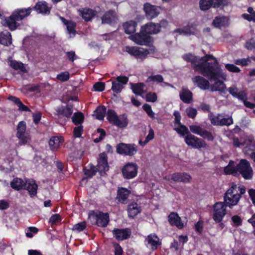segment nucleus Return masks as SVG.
Here are the masks:
<instances>
[{"instance_id": "nucleus-14", "label": "nucleus", "mask_w": 255, "mask_h": 255, "mask_svg": "<svg viewBox=\"0 0 255 255\" xmlns=\"http://www.w3.org/2000/svg\"><path fill=\"white\" fill-rule=\"evenodd\" d=\"M189 128L192 133L199 135L204 140L206 139L208 141H213L215 139L211 131L206 130L199 126L191 125L189 126Z\"/></svg>"}, {"instance_id": "nucleus-9", "label": "nucleus", "mask_w": 255, "mask_h": 255, "mask_svg": "<svg viewBox=\"0 0 255 255\" xmlns=\"http://www.w3.org/2000/svg\"><path fill=\"white\" fill-rule=\"evenodd\" d=\"M138 166L134 162L126 163L122 169L123 177L125 179H131L135 178L137 175Z\"/></svg>"}, {"instance_id": "nucleus-11", "label": "nucleus", "mask_w": 255, "mask_h": 255, "mask_svg": "<svg viewBox=\"0 0 255 255\" xmlns=\"http://www.w3.org/2000/svg\"><path fill=\"white\" fill-rule=\"evenodd\" d=\"M184 141L186 144L194 148L199 149L206 148L208 144L203 138H199L194 135L190 134L188 136H185Z\"/></svg>"}, {"instance_id": "nucleus-6", "label": "nucleus", "mask_w": 255, "mask_h": 255, "mask_svg": "<svg viewBox=\"0 0 255 255\" xmlns=\"http://www.w3.org/2000/svg\"><path fill=\"white\" fill-rule=\"evenodd\" d=\"M55 111L56 113L54 115L57 117L58 122L64 124L73 114V106L70 105L61 106L57 107Z\"/></svg>"}, {"instance_id": "nucleus-24", "label": "nucleus", "mask_w": 255, "mask_h": 255, "mask_svg": "<svg viewBox=\"0 0 255 255\" xmlns=\"http://www.w3.org/2000/svg\"><path fill=\"white\" fill-rule=\"evenodd\" d=\"M127 211L129 218L133 219L141 211V207L137 203L132 202L128 206Z\"/></svg>"}, {"instance_id": "nucleus-53", "label": "nucleus", "mask_w": 255, "mask_h": 255, "mask_svg": "<svg viewBox=\"0 0 255 255\" xmlns=\"http://www.w3.org/2000/svg\"><path fill=\"white\" fill-rule=\"evenodd\" d=\"M26 131V124L24 121H21L19 122L17 128V132L16 134V135L20 136L21 134H25Z\"/></svg>"}, {"instance_id": "nucleus-63", "label": "nucleus", "mask_w": 255, "mask_h": 255, "mask_svg": "<svg viewBox=\"0 0 255 255\" xmlns=\"http://www.w3.org/2000/svg\"><path fill=\"white\" fill-rule=\"evenodd\" d=\"M113 246L115 250V255H123V250L122 247L119 243L114 242L113 243Z\"/></svg>"}, {"instance_id": "nucleus-43", "label": "nucleus", "mask_w": 255, "mask_h": 255, "mask_svg": "<svg viewBox=\"0 0 255 255\" xmlns=\"http://www.w3.org/2000/svg\"><path fill=\"white\" fill-rule=\"evenodd\" d=\"M96 119L99 120H103L106 113V108L105 106H98L94 111Z\"/></svg>"}, {"instance_id": "nucleus-49", "label": "nucleus", "mask_w": 255, "mask_h": 255, "mask_svg": "<svg viewBox=\"0 0 255 255\" xmlns=\"http://www.w3.org/2000/svg\"><path fill=\"white\" fill-rule=\"evenodd\" d=\"M226 20V17L222 16H216L212 22V24L215 27L220 28L224 25Z\"/></svg>"}, {"instance_id": "nucleus-55", "label": "nucleus", "mask_w": 255, "mask_h": 255, "mask_svg": "<svg viewBox=\"0 0 255 255\" xmlns=\"http://www.w3.org/2000/svg\"><path fill=\"white\" fill-rule=\"evenodd\" d=\"M213 0V7L218 8L219 7H223L227 6L229 0Z\"/></svg>"}, {"instance_id": "nucleus-34", "label": "nucleus", "mask_w": 255, "mask_h": 255, "mask_svg": "<svg viewBox=\"0 0 255 255\" xmlns=\"http://www.w3.org/2000/svg\"><path fill=\"white\" fill-rule=\"evenodd\" d=\"M60 19L61 20L63 24L66 25L68 33L70 34H75L76 30L75 27L76 26V23L72 20L66 19L64 17L60 16Z\"/></svg>"}, {"instance_id": "nucleus-33", "label": "nucleus", "mask_w": 255, "mask_h": 255, "mask_svg": "<svg viewBox=\"0 0 255 255\" xmlns=\"http://www.w3.org/2000/svg\"><path fill=\"white\" fill-rule=\"evenodd\" d=\"M179 96L180 99L185 103L189 104L192 101L193 94L188 89H182Z\"/></svg>"}, {"instance_id": "nucleus-50", "label": "nucleus", "mask_w": 255, "mask_h": 255, "mask_svg": "<svg viewBox=\"0 0 255 255\" xmlns=\"http://www.w3.org/2000/svg\"><path fill=\"white\" fill-rule=\"evenodd\" d=\"M233 124V119L232 117L225 118L224 117H222L220 122L216 124L219 125V126H229Z\"/></svg>"}, {"instance_id": "nucleus-57", "label": "nucleus", "mask_w": 255, "mask_h": 255, "mask_svg": "<svg viewBox=\"0 0 255 255\" xmlns=\"http://www.w3.org/2000/svg\"><path fill=\"white\" fill-rule=\"evenodd\" d=\"M157 100V95L154 92H149L145 95V100L147 102L154 103Z\"/></svg>"}, {"instance_id": "nucleus-29", "label": "nucleus", "mask_w": 255, "mask_h": 255, "mask_svg": "<svg viewBox=\"0 0 255 255\" xmlns=\"http://www.w3.org/2000/svg\"><path fill=\"white\" fill-rule=\"evenodd\" d=\"M33 9L38 13L48 15L50 13L51 7L48 6L47 3L45 1H38L35 4Z\"/></svg>"}, {"instance_id": "nucleus-23", "label": "nucleus", "mask_w": 255, "mask_h": 255, "mask_svg": "<svg viewBox=\"0 0 255 255\" xmlns=\"http://www.w3.org/2000/svg\"><path fill=\"white\" fill-rule=\"evenodd\" d=\"M81 15L85 21H89L97 14V11L90 8H84L79 10Z\"/></svg>"}, {"instance_id": "nucleus-59", "label": "nucleus", "mask_w": 255, "mask_h": 255, "mask_svg": "<svg viewBox=\"0 0 255 255\" xmlns=\"http://www.w3.org/2000/svg\"><path fill=\"white\" fill-rule=\"evenodd\" d=\"M62 218L59 214H55L51 216L49 223H50L51 225H56L57 223L60 222Z\"/></svg>"}, {"instance_id": "nucleus-47", "label": "nucleus", "mask_w": 255, "mask_h": 255, "mask_svg": "<svg viewBox=\"0 0 255 255\" xmlns=\"http://www.w3.org/2000/svg\"><path fill=\"white\" fill-rule=\"evenodd\" d=\"M154 138V132L152 128H150L148 135L146 136L144 141H142L141 140H139L138 141L139 144L143 147L145 146L149 141L152 140Z\"/></svg>"}, {"instance_id": "nucleus-3", "label": "nucleus", "mask_w": 255, "mask_h": 255, "mask_svg": "<svg viewBox=\"0 0 255 255\" xmlns=\"http://www.w3.org/2000/svg\"><path fill=\"white\" fill-rule=\"evenodd\" d=\"M107 119L110 124L122 128L127 127L128 123L127 115L126 114L118 116L116 112L112 109L108 110Z\"/></svg>"}, {"instance_id": "nucleus-48", "label": "nucleus", "mask_w": 255, "mask_h": 255, "mask_svg": "<svg viewBox=\"0 0 255 255\" xmlns=\"http://www.w3.org/2000/svg\"><path fill=\"white\" fill-rule=\"evenodd\" d=\"M183 59L187 62H191L192 64L198 62V57L191 53L185 54L182 56Z\"/></svg>"}, {"instance_id": "nucleus-39", "label": "nucleus", "mask_w": 255, "mask_h": 255, "mask_svg": "<svg viewBox=\"0 0 255 255\" xmlns=\"http://www.w3.org/2000/svg\"><path fill=\"white\" fill-rule=\"evenodd\" d=\"M236 98L242 100L244 102V105L248 108L253 109L255 108V104L249 102L247 100L246 95L244 92L238 93Z\"/></svg>"}, {"instance_id": "nucleus-8", "label": "nucleus", "mask_w": 255, "mask_h": 255, "mask_svg": "<svg viewBox=\"0 0 255 255\" xmlns=\"http://www.w3.org/2000/svg\"><path fill=\"white\" fill-rule=\"evenodd\" d=\"M117 152L120 154L132 156L137 151V147L135 144L121 142L116 146Z\"/></svg>"}, {"instance_id": "nucleus-45", "label": "nucleus", "mask_w": 255, "mask_h": 255, "mask_svg": "<svg viewBox=\"0 0 255 255\" xmlns=\"http://www.w3.org/2000/svg\"><path fill=\"white\" fill-rule=\"evenodd\" d=\"M196 24L194 23H189L183 27V34L185 35H194V30L195 29Z\"/></svg>"}, {"instance_id": "nucleus-37", "label": "nucleus", "mask_w": 255, "mask_h": 255, "mask_svg": "<svg viewBox=\"0 0 255 255\" xmlns=\"http://www.w3.org/2000/svg\"><path fill=\"white\" fill-rule=\"evenodd\" d=\"M8 99L14 103L18 106L19 110L25 112L30 111V109L26 106L24 105L18 98L10 96L8 97Z\"/></svg>"}, {"instance_id": "nucleus-21", "label": "nucleus", "mask_w": 255, "mask_h": 255, "mask_svg": "<svg viewBox=\"0 0 255 255\" xmlns=\"http://www.w3.org/2000/svg\"><path fill=\"white\" fill-rule=\"evenodd\" d=\"M194 84L200 89L206 90L210 88L209 81L202 76H195L192 78Z\"/></svg>"}, {"instance_id": "nucleus-25", "label": "nucleus", "mask_w": 255, "mask_h": 255, "mask_svg": "<svg viewBox=\"0 0 255 255\" xmlns=\"http://www.w3.org/2000/svg\"><path fill=\"white\" fill-rule=\"evenodd\" d=\"M26 185L23 187V189H26L28 191L30 196L33 198L36 196L37 193L38 185L36 183L35 180H29L28 181H26Z\"/></svg>"}, {"instance_id": "nucleus-10", "label": "nucleus", "mask_w": 255, "mask_h": 255, "mask_svg": "<svg viewBox=\"0 0 255 255\" xmlns=\"http://www.w3.org/2000/svg\"><path fill=\"white\" fill-rule=\"evenodd\" d=\"M227 207L228 206L222 202H217L214 205L213 219L216 223H220L223 221L227 214Z\"/></svg>"}, {"instance_id": "nucleus-36", "label": "nucleus", "mask_w": 255, "mask_h": 255, "mask_svg": "<svg viewBox=\"0 0 255 255\" xmlns=\"http://www.w3.org/2000/svg\"><path fill=\"white\" fill-rule=\"evenodd\" d=\"M148 244L151 246L152 250H155L158 247L161 245V243L159 242V239L156 235H148L146 239Z\"/></svg>"}, {"instance_id": "nucleus-26", "label": "nucleus", "mask_w": 255, "mask_h": 255, "mask_svg": "<svg viewBox=\"0 0 255 255\" xmlns=\"http://www.w3.org/2000/svg\"><path fill=\"white\" fill-rule=\"evenodd\" d=\"M168 221L172 226H176L179 229H182L184 227L180 217L176 213L172 212L169 215Z\"/></svg>"}, {"instance_id": "nucleus-46", "label": "nucleus", "mask_w": 255, "mask_h": 255, "mask_svg": "<svg viewBox=\"0 0 255 255\" xmlns=\"http://www.w3.org/2000/svg\"><path fill=\"white\" fill-rule=\"evenodd\" d=\"M224 117L223 114H218L217 116H215L213 113L210 112L208 115V118L210 121L211 124L213 126H219V125L216 124L219 123L222 117Z\"/></svg>"}, {"instance_id": "nucleus-13", "label": "nucleus", "mask_w": 255, "mask_h": 255, "mask_svg": "<svg viewBox=\"0 0 255 255\" xmlns=\"http://www.w3.org/2000/svg\"><path fill=\"white\" fill-rule=\"evenodd\" d=\"M168 22L166 20H162L160 23H155L152 22H148L141 26L145 33L148 35L155 34L159 33L161 30V26H166Z\"/></svg>"}, {"instance_id": "nucleus-16", "label": "nucleus", "mask_w": 255, "mask_h": 255, "mask_svg": "<svg viewBox=\"0 0 255 255\" xmlns=\"http://www.w3.org/2000/svg\"><path fill=\"white\" fill-rule=\"evenodd\" d=\"M171 180L175 182L187 184L191 182L192 177L187 172H176L171 175Z\"/></svg>"}, {"instance_id": "nucleus-17", "label": "nucleus", "mask_w": 255, "mask_h": 255, "mask_svg": "<svg viewBox=\"0 0 255 255\" xmlns=\"http://www.w3.org/2000/svg\"><path fill=\"white\" fill-rule=\"evenodd\" d=\"M118 17L116 11L114 10L110 9L105 12L101 17L102 24H107L112 25L117 22Z\"/></svg>"}, {"instance_id": "nucleus-40", "label": "nucleus", "mask_w": 255, "mask_h": 255, "mask_svg": "<svg viewBox=\"0 0 255 255\" xmlns=\"http://www.w3.org/2000/svg\"><path fill=\"white\" fill-rule=\"evenodd\" d=\"M9 65L12 68L15 70H19L22 72H26V68L21 62L17 61L15 60H11L9 61Z\"/></svg>"}, {"instance_id": "nucleus-60", "label": "nucleus", "mask_w": 255, "mask_h": 255, "mask_svg": "<svg viewBox=\"0 0 255 255\" xmlns=\"http://www.w3.org/2000/svg\"><path fill=\"white\" fill-rule=\"evenodd\" d=\"M83 132V126L79 125L73 129V135L75 137H80Z\"/></svg>"}, {"instance_id": "nucleus-54", "label": "nucleus", "mask_w": 255, "mask_h": 255, "mask_svg": "<svg viewBox=\"0 0 255 255\" xmlns=\"http://www.w3.org/2000/svg\"><path fill=\"white\" fill-rule=\"evenodd\" d=\"M164 79L162 75L158 74L154 76H149L146 80V83H149L151 82H156L157 83H162Z\"/></svg>"}, {"instance_id": "nucleus-15", "label": "nucleus", "mask_w": 255, "mask_h": 255, "mask_svg": "<svg viewBox=\"0 0 255 255\" xmlns=\"http://www.w3.org/2000/svg\"><path fill=\"white\" fill-rule=\"evenodd\" d=\"M143 9L146 18L148 20L156 18L160 13V7L152 5L149 2L144 4Z\"/></svg>"}, {"instance_id": "nucleus-20", "label": "nucleus", "mask_w": 255, "mask_h": 255, "mask_svg": "<svg viewBox=\"0 0 255 255\" xmlns=\"http://www.w3.org/2000/svg\"><path fill=\"white\" fill-rule=\"evenodd\" d=\"M173 115L175 117V123L179 125L180 127V128L176 129L177 132L184 137L185 136H188L190 134H191L185 126L181 125L180 122L181 116L180 113L178 111H175L173 113Z\"/></svg>"}, {"instance_id": "nucleus-2", "label": "nucleus", "mask_w": 255, "mask_h": 255, "mask_svg": "<svg viewBox=\"0 0 255 255\" xmlns=\"http://www.w3.org/2000/svg\"><path fill=\"white\" fill-rule=\"evenodd\" d=\"M32 8H18L12 12L8 17H5L1 21V24L5 27H7L11 31L15 30L19 26L17 21L23 19L30 15Z\"/></svg>"}, {"instance_id": "nucleus-41", "label": "nucleus", "mask_w": 255, "mask_h": 255, "mask_svg": "<svg viewBox=\"0 0 255 255\" xmlns=\"http://www.w3.org/2000/svg\"><path fill=\"white\" fill-rule=\"evenodd\" d=\"M0 43L6 45L11 44L12 38L10 33L6 32V34H5L1 32L0 34Z\"/></svg>"}, {"instance_id": "nucleus-27", "label": "nucleus", "mask_w": 255, "mask_h": 255, "mask_svg": "<svg viewBox=\"0 0 255 255\" xmlns=\"http://www.w3.org/2000/svg\"><path fill=\"white\" fill-rule=\"evenodd\" d=\"M130 194V191L124 187L119 188L117 191V199L122 203H125Z\"/></svg>"}, {"instance_id": "nucleus-4", "label": "nucleus", "mask_w": 255, "mask_h": 255, "mask_svg": "<svg viewBox=\"0 0 255 255\" xmlns=\"http://www.w3.org/2000/svg\"><path fill=\"white\" fill-rule=\"evenodd\" d=\"M237 189V185L233 183L224 194V203L230 208L237 205L240 200V196L238 195V190Z\"/></svg>"}, {"instance_id": "nucleus-56", "label": "nucleus", "mask_w": 255, "mask_h": 255, "mask_svg": "<svg viewBox=\"0 0 255 255\" xmlns=\"http://www.w3.org/2000/svg\"><path fill=\"white\" fill-rule=\"evenodd\" d=\"M143 110L146 113L147 115L151 119H155V114L151 109V107L148 104H144L142 106Z\"/></svg>"}, {"instance_id": "nucleus-42", "label": "nucleus", "mask_w": 255, "mask_h": 255, "mask_svg": "<svg viewBox=\"0 0 255 255\" xmlns=\"http://www.w3.org/2000/svg\"><path fill=\"white\" fill-rule=\"evenodd\" d=\"M84 121V116L81 112L75 113L72 117V121L76 126L81 125Z\"/></svg>"}, {"instance_id": "nucleus-1", "label": "nucleus", "mask_w": 255, "mask_h": 255, "mask_svg": "<svg viewBox=\"0 0 255 255\" xmlns=\"http://www.w3.org/2000/svg\"><path fill=\"white\" fill-rule=\"evenodd\" d=\"M198 62L201 63L193 65V70L210 81L223 77L222 69L218 60L213 55L206 54L203 57H198Z\"/></svg>"}, {"instance_id": "nucleus-58", "label": "nucleus", "mask_w": 255, "mask_h": 255, "mask_svg": "<svg viewBox=\"0 0 255 255\" xmlns=\"http://www.w3.org/2000/svg\"><path fill=\"white\" fill-rule=\"evenodd\" d=\"M86 228V223L85 222H81L75 224L72 229L73 231H77L78 232L83 231Z\"/></svg>"}, {"instance_id": "nucleus-44", "label": "nucleus", "mask_w": 255, "mask_h": 255, "mask_svg": "<svg viewBox=\"0 0 255 255\" xmlns=\"http://www.w3.org/2000/svg\"><path fill=\"white\" fill-rule=\"evenodd\" d=\"M199 6L201 10L205 11L209 9L211 7H213V0H200Z\"/></svg>"}, {"instance_id": "nucleus-62", "label": "nucleus", "mask_w": 255, "mask_h": 255, "mask_svg": "<svg viewBox=\"0 0 255 255\" xmlns=\"http://www.w3.org/2000/svg\"><path fill=\"white\" fill-rule=\"evenodd\" d=\"M225 68L229 71L233 73H239L241 71L239 67L233 64H226L225 65Z\"/></svg>"}, {"instance_id": "nucleus-7", "label": "nucleus", "mask_w": 255, "mask_h": 255, "mask_svg": "<svg viewBox=\"0 0 255 255\" xmlns=\"http://www.w3.org/2000/svg\"><path fill=\"white\" fill-rule=\"evenodd\" d=\"M237 172H239L245 179L250 180L253 178V169L250 162L246 159H241L237 164Z\"/></svg>"}, {"instance_id": "nucleus-32", "label": "nucleus", "mask_w": 255, "mask_h": 255, "mask_svg": "<svg viewBox=\"0 0 255 255\" xmlns=\"http://www.w3.org/2000/svg\"><path fill=\"white\" fill-rule=\"evenodd\" d=\"M130 85L132 92L136 95H141L146 92L144 90L145 85L143 83L139 82L134 84L131 83Z\"/></svg>"}, {"instance_id": "nucleus-22", "label": "nucleus", "mask_w": 255, "mask_h": 255, "mask_svg": "<svg viewBox=\"0 0 255 255\" xmlns=\"http://www.w3.org/2000/svg\"><path fill=\"white\" fill-rule=\"evenodd\" d=\"M96 217V224L100 227H106L110 222L109 214L100 212L97 214Z\"/></svg>"}, {"instance_id": "nucleus-51", "label": "nucleus", "mask_w": 255, "mask_h": 255, "mask_svg": "<svg viewBox=\"0 0 255 255\" xmlns=\"http://www.w3.org/2000/svg\"><path fill=\"white\" fill-rule=\"evenodd\" d=\"M124 86L121 83H118L116 81L112 82V90L116 94H119L121 92L124 88Z\"/></svg>"}, {"instance_id": "nucleus-35", "label": "nucleus", "mask_w": 255, "mask_h": 255, "mask_svg": "<svg viewBox=\"0 0 255 255\" xmlns=\"http://www.w3.org/2000/svg\"><path fill=\"white\" fill-rule=\"evenodd\" d=\"M26 185L25 182L21 178H14L10 182V186L13 189L19 191Z\"/></svg>"}, {"instance_id": "nucleus-30", "label": "nucleus", "mask_w": 255, "mask_h": 255, "mask_svg": "<svg viewBox=\"0 0 255 255\" xmlns=\"http://www.w3.org/2000/svg\"><path fill=\"white\" fill-rule=\"evenodd\" d=\"M137 25V23L135 21L129 20L124 22L123 24V27L126 34H131L135 32Z\"/></svg>"}, {"instance_id": "nucleus-31", "label": "nucleus", "mask_w": 255, "mask_h": 255, "mask_svg": "<svg viewBox=\"0 0 255 255\" xmlns=\"http://www.w3.org/2000/svg\"><path fill=\"white\" fill-rule=\"evenodd\" d=\"M220 78L216 80H212L211 81H214V83L211 87V91L212 92L219 91L224 92L226 89L225 84L222 81L219 80Z\"/></svg>"}, {"instance_id": "nucleus-38", "label": "nucleus", "mask_w": 255, "mask_h": 255, "mask_svg": "<svg viewBox=\"0 0 255 255\" xmlns=\"http://www.w3.org/2000/svg\"><path fill=\"white\" fill-rule=\"evenodd\" d=\"M224 171L226 175H234L237 173V165L235 166V162L230 160L227 166L224 167Z\"/></svg>"}, {"instance_id": "nucleus-52", "label": "nucleus", "mask_w": 255, "mask_h": 255, "mask_svg": "<svg viewBox=\"0 0 255 255\" xmlns=\"http://www.w3.org/2000/svg\"><path fill=\"white\" fill-rule=\"evenodd\" d=\"M255 151V143H250L248 144L244 148V152L245 154L250 156L254 153Z\"/></svg>"}, {"instance_id": "nucleus-18", "label": "nucleus", "mask_w": 255, "mask_h": 255, "mask_svg": "<svg viewBox=\"0 0 255 255\" xmlns=\"http://www.w3.org/2000/svg\"><path fill=\"white\" fill-rule=\"evenodd\" d=\"M113 237L118 241H124L130 238L131 232L130 229L114 228L112 231Z\"/></svg>"}, {"instance_id": "nucleus-12", "label": "nucleus", "mask_w": 255, "mask_h": 255, "mask_svg": "<svg viewBox=\"0 0 255 255\" xmlns=\"http://www.w3.org/2000/svg\"><path fill=\"white\" fill-rule=\"evenodd\" d=\"M129 37L138 45L147 46L151 43V36L145 33L141 27L139 33H134Z\"/></svg>"}, {"instance_id": "nucleus-64", "label": "nucleus", "mask_w": 255, "mask_h": 255, "mask_svg": "<svg viewBox=\"0 0 255 255\" xmlns=\"http://www.w3.org/2000/svg\"><path fill=\"white\" fill-rule=\"evenodd\" d=\"M186 112L188 117L191 119H194L197 114L196 109L192 107L187 108Z\"/></svg>"}, {"instance_id": "nucleus-28", "label": "nucleus", "mask_w": 255, "mask_h": 255, "mask_svg": "<svg viewBox=\"0 0 255 255\" xmlns=\"http://www.w3.org/2000/svg\"><path fill=\"white\" fill-rule=\"evenodd\" d=\"M63 142L64 138L62 136H54L50 138L49 145L51 150H57L62 144Z\"/></svg>"}, {"instance_id": "nucleus-61", "label": "nucleus", "mask_w": 255, "mask_h": 255, "mask_svg": "<svg viewBox=\"0 0 255 255\" xmlns=\"http://www.w3.org/2000/svg\"><path fill=\"white\" fill-rule=\"evenodd\" d=\"M57 79L62 82L68 81L70 78V74L68 72H61L57 75Z\"/></svg>"}, {"instance_id": "nucleus-5", "label": "nucleus", "mask_w": 255, "mask_h": 255, "mask_svg": "<svg viewBox=\"0 0 255 255\" xmlns=\"http://www.w3.org/2000/svg\"><path fill=\"white\" fill-rule=\"evenodd\" d=\"M126 51L130 55L133 56L136 59H139L141 61L144 60L149 53H153L155 51V47L152 46L149 49H144L135 46H126Z\"/></svg>"}, {"instance_id": "nucleus-19", "label": "nucleus", "mask_w": 255, "mask_h": 255, "mask_svg": "<svg viewBox=\"0 0 255 255\" xmlns=\"http://www.w3.org/2000/svg\"><path fill=\"white\" fill-rule=\"evenodd\" d=\"M96 169L101 174L103 172L105 173V172L109 170V166L108 163V156L105 152H103L99 154Z\"/></svg>"}]
</instances>
